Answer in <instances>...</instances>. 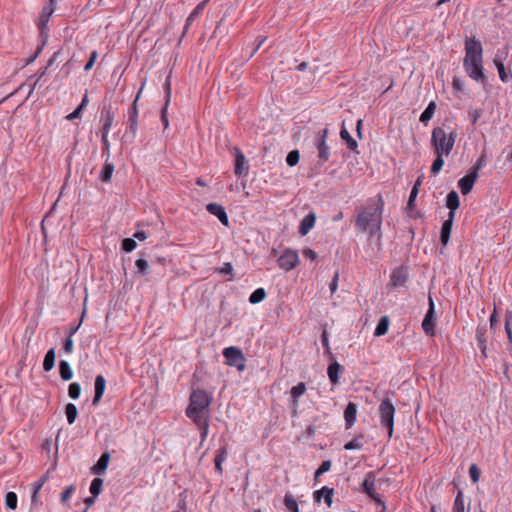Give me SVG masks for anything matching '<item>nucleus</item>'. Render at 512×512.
Listing matches in <instances>:
<instances>
[{
    "label": "nucleus",
    "instance_id": "f257e3e1",
    "mask_svg": "<svg viewBox=\"0 0 512 512\" xmlns=\"http://www.w3.org/2000/svg\"><path fill=\"white\" fill-rule=\"evenodd\" d=\"M384 201L381 195L372 204L364 207L357 216L356 226L362 232H367L369 238L377 237V245L381 246V224Z\"/></svg>",
    "mask_w": 512,
    "mask_h": 512
},
{
    "label": "nucleus",
    "instance_id": "f03ea898",
    "mask_svg": "<svg viewBox=\"0 0 512 512\" xmlns=\"http://www.w3.org/2000/svg\"><path fill=\"white\" fill-rule=\"evenodd\" d=\"M483 48L479 40L466 38L465 40V57L463 67L467 75L473 80L485 83L487 78L483 68Z\"/></svg>",
    "mask_w": 512,
    "mask_h": 512
},
{
    "label": "nucleus",
    "instance_id": "7ed1b4c3",
    "mask_svg": "<svg viewBox=\"0 0 512 512\" xmlns=\"http://www.w3.org/2000/svg\"><path fill=\"white\" fill-rule=\"evenodd\" d=\"M213 401L212 396L203 389L193 390L190 398L189 405L186 408L185 414L192 421L210 417L209 407Z\"/></svg>",
    "mask_w": 512,
    "mask_h": 512
},
{
    "label": "nucleus",
    "instance_id": "20e7f679",
    "mask_svg": "<svg viewBox=\"0 0 512 512\" xmlns=\"http://www.w3.org/2000/svg\"><path fill=\"white\" fill-rule=\"evenodd\" d=\"M457 138L456 132L446 131L442 127H435L431 134V144L435 154H444L448 157L453 150Z\"/></svg>",
    "mask_w": 512,
    "mask_h": 512
},
{
    "label": "nucleus",
    "instance_id": "39448f33",
    "mask_svg": "<svg viewBox=\"0 0 512 512\" xmlns=\"http://www.w3.org/2000/svg\"><path fill=\"white\" fill-rule=\"evenodd\" d=\"M395 407L392 401L386 397L379 405V416L381 424L387 428L388 437L391 438L394 430Z\"/></svg>",
    "mask_w": 512,
    "mask_h": 512
},
{
    "label": "nucleus",
    "instance_id": "423d86ee",
    "mask_svg": "<svg viewBox=\"0 0 512 512\" xmlns=\"http://www.w3.org/2000/svg\"><path fill=\"white\" fill-rule=\"evenodd\" d=\"M223 357L225 364L230 367H235L239 372L246 368V358L242 350L235 346H229L223 349Z\"/></svg>",
    "mask_w": 512,
    "mask_h": 512
},
{
    "label": "nucleus",
    "instance_id": "0eeeda50",
    "mask_svg": "<svg viewBox=\"0 0 512 512\" xmlns=\"http://www.w3.org/2000/svg\"><path fill=\"white\" fill-rule=\"evenodd\" d=\"M54 7H50L45 5L39 15V18L36 22V26L39 30L40 38H43V44L47 43V40L49 38L48 34V23L50 21L51 16L55 12Z\"/></svg>",
    "mask_w": 512,
    "mask_h": 512
},
{
    "label": "nucleus",
    "instance_id": "6e6552de",
    "mask_svg": "<svg viewBox=\"0 0 512 512\" xmlns=\"http://www.w3.org/2000/svg\"><path fill=\"white\" fill-rule=\"evenodd\" d=\"M277 262L281 269L285 271H290L294 269L299 262L298 253L289 248L285 249L278 258Z\"/></svg>",
    "mask_w": 512,
    "mask_h": 512
},
{
    "label": "nucleus",
    "instance_id": "1a4fd4ad",
    "mask_svg": "<svg viewBox=\"0 0 512 512\" xmlns=\"http://www.w3.org/2000/svg\"><path fill=\"white\" fill-rule=\"evenodd\" d=\"M234 160V174L238 177L246 176L249 173V165L244 153L239 147L233 148Z\"/></svg>",
    "mask_w": 512,
    "mask_h": 512
},
{
    "label": "nucleus",
    "instance_id": "9d476101",
    "mask_svg": "<svg viewBox=\"0 0 512 512\" xmlns=\"http://www.w3.org/2000/svg\"><path fill=\"white\" fill-rule=\"evenodd\" d=\"M363 491L376 503L383 506V509H385L384 502L382 501L380 495L376 493L375 490V475L373 472H368L365 476V479L362 484Z\"/></svg>",
    "mask_w": 512,
    "mask_h": 512
},
{
    "label": "nucleus",
    "instance_id": "9b49d317",
    "mask_svg": "<svg viewBox=\"0 0 512 512\" xmlns=\"http://www.w3.org/2000/svg\"><path fill=\"white\" fill-rule=\"evenodd\" d=\"M165 92V103L161 109V122L163 124L164 129L169 128V119H168V106L171 100V73L166 77V80L163 85Z\"/></svg>",
    "mask_w": 512,
    "mask_h": 512
},
{
    "label": "nucleus",
    "instance_id": "f8f14e48",
    "mask_svg": "<svg viewBox=\"0 0 512 512\" xmlns=\"http://www.w3.org/2000/svg\"><path fill=\"white\" fill-rule=\"evenodd\" d=\"M422 328L424 332L429 336H433L435 334V308L431 296L429 297V309L422 322Z\"/></svg>",
    "mask_w": 512,
    "mask_h": 512
},
{
    "label": "nucleus",
    "instance_id": "ddd939ff",
    "mask_svg": "<svg viewBox=\"0 0 512 512\" xmlns=\"http://www.w3.org/2000/svg\"><path fill=\"white\" fill-rule=\"evenodd\" d=\"M115 114L113 111V108L111 105L104 106L103 110L101 111L100 115V123L102 125L101 127V135H108L113 122H114Z\"/></svg>",
    "mask_w": 512,
    "mask_h": 512
},
{
    "label": "nucleus",
    "instance_id": "4468645a",
    "mask_svg": "<svg viewBox=\"0 0 512 512\" xmlns=\"http://www.w3.org/2000/svg\"><path fill=\"white\" fill-rule=\"evenodd\" d=\"M206 210L221 222L224 226L229 225V217L225 211V208L218 203H208L206 205Z\"/></svg>",
    "mask_w": 512,
    "mask_h": 512
},
{
    "label": "nucleus",
    "instance_id": "2eb2a0df",
    "mask_svg": "<svg viewBox=\"0 0 512 512\" xmlns=\"http://www.w3.org/2000/svg\"><path fill=\"white\" fill-rule=\"evenodd\" d=\"M408 280V273L404 267L395 268L390 275V284L393 287H403Z\"/></svg>",
    "mask_w": 512,
    "mask_h": 512
},
{
    "label": "nucleus",
    "instance_id": "dca6fc26",
    "mask_svg": "<svg viewBox=\"0 0 512 512\" xmlns=\"http://www.w3.org/2000/svg\"><path fill=\"white\" fill-rule=\"evenodd\" d=\"M477 178L478 174L469 172L458 181V187L463 195H467L471 192Z\"/></svg>",
    "mask_w": 512,
    "mask_h": 512
},
{
    "label": "nucleus",
    "instance_id": "f3484780",
    "mask_svg": "<svg viewBox=\"0 0 512 512\" xmlns=\"http://www.w3.org/2000/svg\"><path fill=\"white\" fill-rule=\"evenodd\" d=\"M106 389V380L103 375H97L94 382V397L92 400L93 405H97L102 399Z\"/></svg>",
    "mask_w": 512,
    "mask_h": 512
},
{
    "label": "nucleus",
    "instance_id": "a211bd4d",
    "mask_svg": "<svg viewBox=\"0 0 512 512\" xmlns=\"http://www.w3.org/2000/svg\"><path fill=\"white\" fill-rule=\"evenodd\" d=\"M110 453L104 452L101 454L97 462L91 468V472L94 475H102L106 472L109 462H110Z\"/></svg>",
    "mask_w": 512,
    "mask_h": 512
},
{
    "label": "nucleus",
    "instance_id": "6ab92c4d",
    "mask_svg": "<svg viewBox=\"0 0 512 512\" xmlns=\"http://www.w3.org/2000/svg\"><path fill=\"white\" fill-rule=\"evenodd\" d=\"M210 0H203L202 2H200L192 11L191 13L188 15L187 19H186V22H185V25H184V29H183V35H185L189 29V27L191 26V24L193 23V21L198 17L200 16L205 7L207 6V4L209 3Z\"/></svg>",
    "mask_w": 512,
    "mask_h": 512
},
{
    "label": "nucleus",
    "instance_id": "aec40b11",
    "mask_svg": "<svg viewBox=\"0 0 512 512\" xmlns=\"http://www.w3.org/2000/svg\"><path fill=\"white\" fill-rule=\"evenodd\" d=\"M316 222V215L314 212L308 213L300 222L299 233L305 236L314 227Z\"/></svg>",
    "mask_w": 512,
    "mask_h": 512
},
{
    "label": "nucleus",
    "instance_id": "412c9836",
    "mask_svg": "<svg viewBox=\"0 0 512 512\" xmlns=\"http://www.w3.org/2000/svg\"><path fill=\"white\" fill-rule=\"evenodd\" d=\"M357 406L353 402H349L344 410L345 426L351 428L356 421Z\"/></svg>",
    "mask_w": 512,
    "mask_h": 512
},
{
    "label": "nucleus",
    "instance_id": "4be33fe9",
    "mask_svg": "<svg viewBox=\"0 0 512 512\" xmlns=\"http://www.w3.org/2000/svg\"><path fill=\"white\" fill-rule=\"evenodd\" d=\"M115 166L110 159L105 158V162L99 174V179L104 183H109L112 179Z\"/></svg>",
    "mask_w": 512,
    "mask_h": 512
},
{
    "label": "nucleus",
    "instance_id": "5701e85b",
    "mask_svg": "<svg viewBox=\"0 0 512 512\" xmlns=\"http://www.w3.org/2000/svg\"><path fill=\"white\" fill-rule=\"evenodd\" d=\"M453 221L454 217L448 216V219H446L442 224L440 232V242L444 246H446L449 242Z\"/></svg>",
    "mask_w": 512,
    "mask_h": 512
},
{
    "label": "nucleus",
    "instance_id": "b1692460",
    "mask_svg": "<svg viewBox=\"0 0 512 512\" xmlns=\"http://www.w3.org/2000/svg\"><path fill=\"white\" fill-rule=\"evenodd\" d=\"M460 201L456 191H451L446 197V206L449 209L448 216L455 217V211L459 208Z\"/></svg>",
    "mask_w": 512,
    "mask_h": 512
},
{
    "label": "nucleus",
    "instance_id": "393cba45",
    "mask_svg": "<svg viewBox=\"0 0 512 512\" xmlns=\"http://www.w3.org/2000/svg\"><path fill=\"white\" fill-rule=\"evenodd\" d=\"M344 368L337 362L333 361L327 368V374L330 382L335 385L339 383V373L343 372Z\"/></svg>",
    "mask_w": 512,
    "mask_h": 512
},
{
    "label": "nucleus",
    "instance_id": "a878e982",
    "mask_svg": "<svg viewBox=\"0 0 512 512\" xmlns=\"http://www.w3.org/2000/svg\"><path fill=\"white\" fill-rule=\"evenodd\" d=\"M228 455L227 446H222L216 453L214 458L215 470L219 473H223L222 464L226 461Z\"/></svg>",
    "mask_w": 512,
    "mask_h": 512
},
{
    "label": "nucleus",
    "instance_id": "bb28decb",
    "mask_svg": "<svg viewBox=\"0 0 512 512\" xmlns=\"http://www.w3.org/2000/svg\"><path fill=\"white\" fill-rule=\"evenodd\" d=\"M209 419L210 417L192 420V422L197 426V428L200 431L201 444L207 439L209 433Z\"/></svg>",
    "mask_w": 512,
    "mask_h": 512
},
{
    "label": "nucleus",
    "instance_id": "cd10ccee",
    "mask_svg": "<svg viewBox=\"0 0 512 512\" xmlns=\"http://www.w3.org/2000/svg\"><path fill=\"white\" fill-rule=\"evenodd\" d=\"M493 62L498 70L499 78L501 79V81L502 82L511 81L512 80V72L510 70L506 71L503 62L498 57H495Z\"/></svg>",
    "mask_w": 512,
    "mask_h": 512
},
{
    "label": "nucleus",
    "instance_id": "c85d7f7f",
    "mask_svg": "<svg viewBox=\"0 0 512 512\" xmlns=\"http://www.w3.org/2000/svg\"><path fill=\"white\" fill-rule=\"evenodd\" d=\"M476 340L478 348L480 349L482 355L487 357V340H486V330L485 328L478 327L476 330Z\"/></svg>",
    "mask_w": 512,
    "mask_h": 512
},
{
    "label": "nucleus",
    "instance_id": "c756f323",
    "mask_svg": "<svg viewBox=\"0 0 512 512\" xmlns=\"http://www.w3.org/2000/svg\"><path fill=\"white\" fill-rule=\"evenodd\" d=\"M436 108H437L436 102L431 101L428 104V106L426 107V109L420 115V118H419L420 122L423 123L424 125H427L428 122L433 118Z\"/></svg>",
    "mask_w": 512,
    "mask_h": 512
},
{
    "label": "nucleus",
    "instance_id": "7c9ffc66",
    "mask_svg": "<svg viewBox=\"0 0 512 512\" xmlns=\"http://www.w3.org/2000/svg\"><path fill=\"white\" fill-rule=\"evenodd\" d=\"M59 374L63 381H69L73 377V371L68 361L60 360Z\"/></svg>",
    "mask_w": 512,
    "mask_h": 512
},
{
    "label": "nucleus",
    "instance_id": "2f4dec72",
    "mask_svg": "<svg viewBox=\"0 0 512 512\" xmlns=\"http://www.w3.org/2000/svg\"><path fill=\"white\" fill-rule=\"evenodd\" d=\"M55 357H56V355H55L54 348H51L46 352L44 360H43V370L44 371L49 372L50 370L53 369V367L55 365Z\"/></svg>",
    "mask_w": 512,
    "mask_h": 512
},
{
    "label": "nucleus",
    "instance_id": "473e14b6",
    "mask_svg": "<svg viewBox=\"0 0 512 512\" xmlns=\"http://www.w3.org/2000/svg\"><path fill=\"white\" fill-rule=\"evenodd\" d=\"M142 90H143V86L140 88V90L138 91V93L136 95V98L134 99V101L131 103V105L128 108V121H138L139 113H138L137 101L140 97Z\"/></svg>",
    "mask_w": 512,
    "mask_h": 512
},
{
    "label": "nucleus",
    "instance_id": "72a5a7b5",
    "mask_svg": "<svg viewBox=\"0 0 512 512\" xmlns=\"http://www.w3.org/2000/svg\"><path fill=\"white\" fill-rule=\"evenodd\" d=\"M389 323H390V321L387 316L381 317L376 328H375L374 335L375 336L385 335L388 331Z\"/></svg>",
    "mask_w": 512,
    "mask_h": 512
},
{
    "label": "nucleus",
    "instance_id": "f704fd0d",
    "mask_svg": "<svg viewBox=\"0 0 512 512\" xmlns=\"http://www.w3.org/2000/svg\"><path fill=\"white\" fill-rule=\"evenodd\" d=\"M284 505L287 512H299L298 503L289 492L284 496Z\"/></svg>",
    "mask_w": 512,
    "mask_h": 512
},
{
    "label": "nucleus",
    "instance_id": "c9c22d12",
    "mask_svg": "<svg viewBox=\"0 0 512 512\" xmlns=\"http://www.w3.org/2000/svg\"><path fill=\"white\" fill-rule=\"evenodd\" d=\"M266 298V291L264 288L260 287L255 289L249 296V302L251 304H258L262 302Z\"/></svg>",
    "mask_w": 512,
    "mask_h": 512
},
{
    "label": "nucleus",
    "instance_id": "e433bc0d",
    "mask_svg": "<svg viewBox=\"0 0 512 512\" xmlns=\"http://www.w3.org/2000/svg\"><path fill=\"white\" fill-rule=\"evenodd\" d=\"M65 415L69 424H73L77 418L78 410L75 404L68 403L65 406Z\"/></svg>",
    "mask_w": 512,
    "mask_h": 512
},
{
    "label": "nucleus",
    "instance_id": "4c0bfd02",
    "mask_svg": "<svg viewBox=\"0 0 512 512\" xmlns=\"http://www.w3.org/2000/svg\"><path fill=\"white\" fill-rule=\"evenodd\" d=\"M18 505V496L15 492L9 491L5 495V506L9 510H15Z\"/></svg>",
    "mask_w": 512,
    "mask_h": 512
},
{
    "label": "nucleus",
    "instance_id": "58836bf2",
    "mask_svg": "<svg viewBox=\"0 0 512 512\" xmlns=\"http://www.w3.org/2000/svg\"><path fill=\"white\" fill-rule=\"evenodd\" d=\"M340 136L346 142L350 150L356 151L358 146L357 141L351 137L350 133L345 128L341 129Z\"/></svg>",
    "mask_w": 512,
    "mask_h": 512
},
{
    "label": "nucleus",
    "instance_id": "ea45409f",
    "mask_svg": "<svg viewBox=\"0 0 512 512\" xmlns=\"http://www.w3.org/2000/svg\"><path fill=\"white\" fill-rule=\"evenodd\" d=\"M102 487H103V479L96 477L91 481L89 491H90L91 495H93L94 497H98L102 491Z\"/></svg>",
    "mask_w": 512,
    "mask_h": 512
},
{
    "label": "nucleus",
    "instance_id": "a19ab883",
    "mask_svg": "<svg viewBox=\"0 0 512 512\" xmlns=\"http://www.w3.org/2000/svg\"><path fill=\"white\" fill-rule=\"evenodd\" d=\"M512 311H507L505 314V332L509 340L510 350H512Z\"/></svg>",
    "mask_w": 512,
    "mask_h": 512
},
{
    "label": "nucleus",
    "instance_id": "79ce46f5",
    "mask_svg": "<svg viewBox=\"0 0 512 512\" xmlns=\"http://www.w3.org/2000/svg\"><path fill=\"white\" fill-rule=\"evenodd\" d=\"M452 512H465L464 495L461 490L455 497Z\"/></svg>",
    "mask_w": 512,
    "mask_h": 512
},
{
    "label": "nucleus",
    "instance_id": "37998d69",
    "mask_svg": "<svg viewBox=\"0 0 512 512\" xmlns=\"http://www.w3.org/2000/svg\"><path fill=\"white\" fill-rule=\"evenodd\" d=\"M138 130V121H128V127L124 134V137L129 138L133 142L136 138Z\"/></svg>",
    "mask_w": 512,
    "mask_h": 512
},
{
    "label": "nucleus",
    "instance_id": "c03bdc74",
    "mask_svg": "<svg viewBox=\"0 0 512 512\" xmlns=\"http://www.w3.org/2000/svg\"><path fill=\"white\" fill-rule=\"evenodd\" d=\"M135 266L137 269V273L145 276L148 274L149 264L145 258H139L135 261Z\"/></svg>",
    "mask_w": 512,
    "mask_h": 512
},
{
    "label": "nucleus",
    "instance_id": "a18cd8bd",
    "mask_svg": "<svg viewBox=\"0 0 512 512\" xmlns=\"http://www.w3.org/2000/svg\"><path fill=\"white\" fill-rule=\"evenodd\" d=\"M435 155H436V159L433 161L432 166H431V173L434 175L441 171V169L444 165L443 157H445L444 154H435Z\"/></svg>",
    "mask_w": 512,
    "mask_h": 512
},
{
    "label": "nucleus",
    "instance_id": "49530a36",
    "mask_svg": "<svg viewBox=\"0 0 512 512\" xmlns=\"http://www.w3.org/2000/svg\"><path fill=\"white\" fill-rule=\"evenodd\" d=\"M101 144H102V158H108L110 159L111 153H110V142L108 140V135H101Z\"/></svg>",
    "mask_w": 512,
    "mask_h": 512
},
{
    "label": "nucleus",
    "instance_id": "de8ad7c7",
    "mask_svg": "<svg viewBox=\"0 0 512 512\" xmlns=\"http://www.w3.org/2000/svg\"><path fill=\"white\" fill-rule=\"evenodd\" d=\"M81 386L77 382H72L68 387V395L71 399L76 400L80 397Z\"/></svg>",
    "mask_w": 512,
    "mask_h": 512
},
{
    "label": "nucleus",
    "instance_id": "09e8293b",
    "mask_svg": "<svg viewBox=\"0 0 512 512\" xmlns=\"http://www.w3.org/2000/svg\"><path fill=\"white\" fill-rule=\"evenodd\" d=\"M137 247V242L134 238H124L121 242V248L123 251L130 253Z\"/></svg>",
    "mask_w": 512,
    "mask_h": 512
},
{
    "label": "nucleus",
    "instance_id": "8fccbe9b",
    "mask_svg": "<svg viewBox=\"0 0 512 512\" xmlns=\"http://www.w3.org/2000/svg\"><path fill=\"white\" fill-rule=\"evenodd\" d=\"M305 390H306L305 384L303 382H300L297 385H295L294 387H292V389L290 391L291 397L294 400H297L299 397H301L304 394Z\"/></svg>",
    "mask_w": 512,
    "mask_h": 512
},
{
    "label": "nucleus",
    "instance_id": "3c124183",
    "mask_svg": "<svg viewBox=\"0 0 512 512\" xmlns=\"http://www.w3.org/2000/svg\"><path fill=\"white\" fill-rule=\"evenodd\" d=\"M363 439V436H359V437H356L354 438L353 440L347 442L345 445H344V449L345 450H356V449H361L363 444L361 442V440Z\"/></svg>",
    "mask_w": 512,
    "mask_h": 512
},
{
    "label": "nucleus",
    "instance_id": "603ef678",
    "mask_svg": "<svg viewBox=\"0 0 512 512\" xmlns=\"http://www.w3.org/2000/svg\"><path fill=\"white\" fill-rule=\"evenodd\" d=\"M300 154L298 150L290 151L286 156V163L288 166L293 167L299 162Z\"/></svg>",
    "mask_w": 512,
    "mask_h": 512
},
{
    "label": "nucleus",
    "instance_id": "864d4df0",
    "mask_svg": "<svg viewBox=\"0 0 512 512\" xmlns=\"http://www.w3.org/2000/svg\"><path fill=\"white\" fill-rule=\"evenodd\" d=\"M341 166L337 164H332L327 168V174L332 179H341Z\"/></svg>",
    "mask_w": 512,
    "mask_h": 512
},
{
    "label": "nucleus",
    "instance_id": "5fc2aeb1",
    "mask_svg": "<svg viewBox=\"0 0 512 512\" xmlns=\"http://www.w3.org/2000/svg\"><path fill=\"white\" fill-rule=\"evenodd\" d=\"M487 161L485 154H482L476 161L475 165L470 169V173L478 174L479 170L485 167Z\"/></svg>",
    "mask_w": 512,
    "mask_h": 512
},
{
    "label": "nucleus",
    "instance_id": "6e6d98bb",
    "mask_svg": "<svg viewBox=\"0 0 512 512\" xmlns=\"http://www.w3.org/2000/svg\"><path fill=\"white\" fill-rule=\"evenodd\" d=\"M47 70H48V68L46 66L45 67H41V68L38 69V71L35 73V75L31 76V78L36 77V81L31 86L29 94L33 92V90L35 89L36 85L39 83L41 78L46 75Z\"/></svg>",
    "mask_w": 512,
    "mask_h": 512
},
{
    "label": "nucleus",
    "instance_id": "4d7b16f0",
    "mask_svg": "<svg viewBox=\"0 0 512 512\" xmlns=\"http://www.w3.org/2000/svg\"><path fill=\"white\" fill-rule=\"evenodd\" d=\"M481 471L476 464H472L469 467V476L473 483H477L480 479Z\"/></svg>",
    "mask_w": 512,
    "mask_h": 512
},
{
    "label": "nucleus",
    "instance_id": "13d9d810",
    "mask_svg": "<svg viewBox=\"0 0 512 512\" xmlns=\"http://www.w3.org/2000/svg\"><path fill=\"white\" fill-rule=\"evenodd\" d=\"M75 491V486L74 485H69L67 486L62 492H61V496H60V500L62 503H66L72 496V494L74 493Z\"/></svg>",
    "mask_w": 512,
    "mask_h": 512
},
{
    "label": "nucleus",
    "instance_id": "bf43d9fd",
    "mask_svg": "<svg viewBox=\"0 0 512 512\" xmlns=\"http://www.w3.org/2000/svg\"><path fill=\"white\" fill-rule=\"evenodd\" d=\"M333 489L327 486H322V498L328 506L332 504Z\"/></svg>",
    "mask_w": 512,
    "mask_h": 512
},
{
    "label": "nucleus",
    "instance_id": "052dcab7",
    "mask_svg": "<svg viewBox=\"0 0 512 512\" xmlns=\"http://www.w3.org/2000/svg\"><path fill=\"white\" fill-rule=\"evenodd\" d=\"M302 256L305 260L314 262L317 259V253L311 248L305 247L302 249Z\"/></svg>",
    "mask_w": 512,
    "mask_h": 512
},
{
    "label": "nucleus",
    "instance_id": "680f3d73",
    "mask_svg": "<svg viewBox=\"0 0 512 512\" xmlns=\"http://www.w3.org/2000/svg\"><path fill=\"white\" fill-rule=\"evenodd\" d=\"M63 349H64L65 353H67V354H70L73 352L74 342H73L72 336H69V335L67 336V338L65 339L64 344H63Z\"/></svg>",
    "mask_w": 512,
    "mask_h": 512
},
{
    "label": "nucleus",
    "instance_id": "e2e57ef3",
    "mask_svg": "<svg viewBox=\"0 0 512 512\" xmlns=\"http://www.w3.org/2000/svg\"><path fill=\"white\" fill-rule=\"evenodd\" d=\"M97 57H98V53H97V51H96V50H93V51L90 53V57H89L88 62H87V63L85 64V66H84V70H85V71H89V70H91V69H92V67H93V65H94V63H95V61H96Z\"/></svg>",
    "mask_w": 512,
    "mask_h": 512
},
{
    "label": "nucleus",
    "instance_id": "0e129e2a",
    "mask_svg": "<svg viewBox=\"0 0 512 512\" xmlns=\"http://www.w3.org/2000/svg\"><path fill=\"white\" fill-rule=\"evenodd\" d=\"M417 195H418L417 188H412V190L410 192L409 200H408V203H407V208L409 210H412L414 208L415 200H416Z\"/></svg>",
    "mask_w": 512,
    "mask_h": 512
},
{
    "label": "nucleus",
    "instance_id": "69168bd1",
    "mask_svg": "<svg viewBox=\"0 0 512 512\" xmlns=\"http://www.w3.org/2000/svg\"><path fill=\"white\" fill-rule=\"evenodd\" d=\"M338 278H339V273L335 272L331 282L329 283V290H330L331 294L335 293L337 290Z\"/></svg>",
    "mask_w": 512,
    "mask_h": 512
},
{
    "label": "nucleus",
    "instance_id": "338daca9",
    "mask_svg": "<svg viewBox=\"0 0 512 512\" xmlns=\"http://www.w3.org/2000/svg\"><path fill=\"white\" fill-rule=\"evenodd\" d=\"M452 87L454 90L456 91H462L463 88H464V83L463 81L458 78V77H453V80H452Z\"/></svg>",
    "mask_w": 512,
    "mask_h": 512
},
{
    "label": "nucleus",
    "instance_id": "774afa93",
    "mask_svg": "<svg viewBox=\"0 0 512 512\" xmlns=\"http://www.w3.org/2000/svg\"><path fill=\"white\" fill-rule=\"evenodd\" d=\"M82 107H77L73 112H71L70 114L67 115V119L68 120H74V119H78V118H81L82 116Z\"/></svg>",
    "mask_w": 512,
    "mask_h": 512
}]
</instances>
